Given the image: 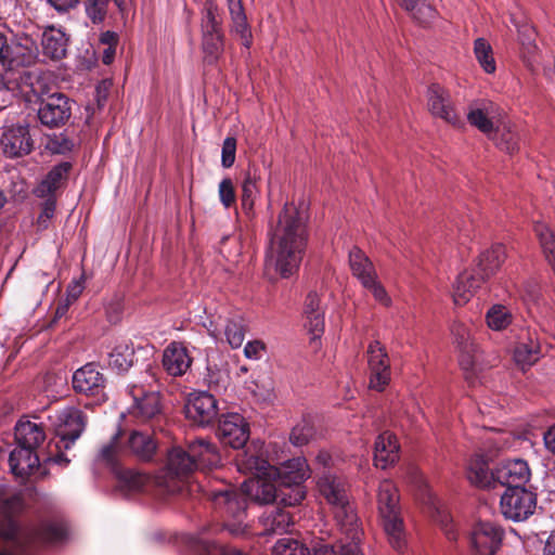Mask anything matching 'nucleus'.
<instances>
[{
	"label": "nucleus",
	"instance_id": "obj_1",
	"mask_svg": "<svg viewBox=\"0 0 555 555\" xmlns=\"http://www.w3.org/2000/svg\"><path fill=\"white\" fill-rule=\"evenodd\" d=\"M317 485L320 494L331 506L343 537L335 544L322 539L312 541V555H363L359 546L363 531L350 502L347 480L343 476L325 472L319 477Z\"/></svg>",
	"mask_w": 555,
	"mask_h": 555
},
{
	"label": "nucleus",
	"instance_id": "obj_2",
	"mask_svg": "<svg viewBox=\"0 0 555 555\" xmlns=\"http://www.w3.org/2000/svg\"><path fill=\"white\" fill-rule=\"evenodd\" d=\"M237 469L251 474L254 478L244 481L240 491L228 487L211 491L210 498L216 506L224 507L229 514L238 517L246 508V496L259 504L275 502L278 468L247 450L237 460Z\"/></svg>",
	"mask_w": 555,
	"mask_h": 555
},
{
	"label": "nucleus",
	"instance_id": "obj_3",
	"mask_svg": "<svg viewBox=\"0 0 555 555\" xmlns=\"http://www.w3.org/2000/svg\"><path fill=\"white\" fill-rule=\"evenodd\" d=\"M285 225L280 236V279H291L298 274L307 243V208L286 204L284 207Z\"/></svg>",
	"mask_w": 555,
	"mask_h": 555
},
{
	"label": "nucleus",
	"instance_id": "obj_4",
	"mask_svg": "<svg viewBox=\"0 0 555 555\" xmlns=\"http://www.w3.org/2000/svg\"><path fill=\"white\" fill-rule=\"evenodd\" d=\"M66 534L67 527L62 520L48 519L33 529L22 530L13 519L8 518L0 525V538L7 544L4 550L0 548V555H13L14 550L31 542L57 543L63 541Z\"/></svg>",
	"mask_w": 555,
	"mask_h": 555
},
{
	"label": "nucleus",
	"instance_id": "obj_5",
	"mask_svg": "<svg viewBox=\"0 0 555 555\" xmlns=\"http://www.w3.org/2000/svg\"><path fill=\"white\" fill-rule=\"evenodd\" d=\"M505 258V246L502 244H494L481 253L475 269L459 274L453 286L455 305L463 306L468 302L475 292L496 273Z\"/></svg>",
	"mask_w": 555,
	"mask_h": 555
},
{
	"label": "nucleus",
	"instance_id": "obj_6",
	"mask_svg": "<svg viewBox=\"0 0 555 555\" xmlns=\"http://www.w3.org/2000/svg\"><path fill=\"white\" fill-rule=\"evenodd\" d=\"M377 508L390 545L398 552L405 547V532L399 507V495L395 485L389 480L379 483Z\"/></svg>",
	"mask_w": 555,
	"mask_h": 555
},
{
	"label": "nucleus",
	"instance_id": "obj_7",
	"mask_svg": "<svg viewBox=\"0 0 555 555\" xmlns=\"http://www.w3.org/2000/svg\"><path fill=\"white\" fill-rule=\"evenodd\" d=\"M281 460L280 456V505H298L306 498L304 482L309 477L307 461L302 456Z\"/></svg>",
	"mask_w": 555,
	"mask_h": 555
},
{
	"label": "nucleus",
	"instance_id": "obj_8",
	"mask_svg": "<svg viewBox=\"0 0 555 555\" xmlns=\"http://www.w3.org/2000/svg\"><path fill=\"white\" fill-rule=\"evenodd\" d=\"M194 469L196 462L190 456V451L172 448L168 453L166 469L155 478V482L168 493H178L183 489L184 478Z\"/></svg>",
	"mask_w": 555,
	"mask_h": 555
},
{
	"label": "nucleus",
	"instance_id": "obj_9",
	"mask_svg": "<svg viewBox=\"0 0 555 555\" xmlns=\"http://www.w3.org/2000/svg\"><path fill=\"white\" fill-rule=\"evenodd\" d=\"M156 377L152 371H146L143 382L133 383L130 388V395L133 398V413L143 420H150L160 413V400L157 390Z\"/></svg>",
	"mask_w": 555,
	"mask_h": 555
},
{
	"label": "nucleus",
	"instance_id": "obj_10",
	"mask_svg": "<svg viewBox=\"0 0 555 555\" xmlns=\"http://www.w3.org/2000/svg\"><path fill=\"white\" fill-rule=\"evenodd\" d=\"M537 508V494L525 487L507 488L501 495L500 509L506 519L524 521Z\"/></svg>",
	"mask_w": 555,
	"mask_h": 555
},
{
	"label": "nucleus",
	"instance_id": "obj_11",
	"mask_svg": "<svg viewBox=\"0 0 555 555\" xmlns=\"http://www.w3.org/2000/svg\"><path fill=\"white\" fill-rule=\"evenodd\" d=\"M504 531L493 522L476 524L468 535L470 552L474 555H495L501 547Z\"/></svg>",
	"mask_w": 555,
	"mask_h": 555
},
{
	"label": "nucleus",
	"instance_id": "obj_12",
	"mask_svg": "<svg viewBox=\"0 0 555 555\" xmlns=\"http://www.w3.org/2000/svg\"><path fill=\"white\" fill-rule=\"evenodd\" d=\"M39 57V50L36 42L28 36L20 37L11 44L8 43L7 52L3 56L1 73L5 77L20 67L30 66Z\"/></svg>",
	"mask_w": 555,
	"mask_h": 555
},
{
	"label": "nucleus",
	"instance_id": "obj_13",
	"mask_svg": "<svg viewBox=\"0 0 555 555\" xmlns=\"http://www.w3.org/2000/svg\"><path fill=\"white\" fill-rule=\"evenodd\" d=\"M185 416L197 426L211 424L218 415V402L207 391H194L188 396L184 405Z\"/></svg>",
	"mask_w": 555,
	"mask_h": 555
},
{
	"label": "nucleus",
	"instance_id": "obj_14",
	"mask_svg": "<svg viewBox=\"0 0 555 555\" xmlns=\"http://www.w3.org/2000/svg\"><path fill=\"white\" fill-rule=\"evenodd\" d=\"M367 363L370 369V387L383 391L390 382V360L386 348L378 340L367 347Z\"/></svg>",
	"mask_w": 555,
	"mask_h": 555
},
{
	"label": "nucleus",
	"instance_id": "obj_15",
	"mask_svg": "<svg viewBox=\"0 0 555 555\" xmlns=\"http://www.w3.org/2000/svg\"><path fill=\"white\" fill-rule=\"evenodd\" d=\"M0 146L8 157H21L33 149V141L27 125H5L0 135Z\"/></svg>",
	"mask_w": 555,
	"mask_h": 555
},
{
	"label": "nucleus",
	"instance_id": "obj_16",
	"mask_svg": "<svg viewBox=\"0 0 555 555\" xmlns=\"http://www.w3.org/2000/svg\"><path fill=\"white\" fill-rule=\"evenodd\" d=\"M324 309L321 307V298L317 292H310L305 300V327L311 335L310 346L314 351H318L321 347V336L324 333L325 321H324Z\"/></svg>",
	"mask_w": 555,
	"mask_h": 555
},
{
	"label": "nucleus",
	"instance_id": "obj_17",
	"mask_svg": "<svg viewBox=\"0 0 555 555\" xmlns=\"http://www.w3.org/2000/svg\"><path fill=\"white\" fill-rule=\"evenodd\" d=\"M56 433L68 449L82 434L86 427V420L80 410L74 406H67L56 414Z\"/></svg>",
	"mask_w": 555,
	"mask_h": 555
},
{
	"label": "nucleus",
	"instance_id": "obj_18",
	"mask_svg": "<svg viewBox=\"0 0 555 555\" xmlns=\"http://www.w3.org/2000/svg\"><path fill=\"white\" fill-rule=\"evenodd\" d=\"M212 4L208 5L202 23L203 29V52L207 63L217 61L222 51V36L216 20V12Z\"/></svg>",
	"mask_w": 555,
	"mask_h": 555
},
{
	"label": "nucleus",
	"instance_id": "obj_19",
	"mask_svg": "<svg viewBox=\"0 0 555 555\" xmlns=\"http://www.w3.org/2000/svg\"><path fill=\"white\" fill-rule=\"evenodd\" d=\"M218 435L224 444L240 449L249 438V427L241 414L229 413L220 421Z\"/></svg>",
	"mask_w": 555,
	"mask_h": 555
},
{
	"label": "nucleus",
	"instance_id": "obj_20",
	"mask_svg": "<svg viewBox=\"0 0 555 555\" xmlns=\"http://www.w3.org/2000/svg\"><path fill=\"white\" fill-rule=\"evenodd\" d=\"M38 117L43 125L50 128L64 125L70 117L68 99L60 93L51 94L41 103Z\"/></svg>",
	"mask_w": 555,
	"mask_h": 555
},
{
	"label": "nucleus",
	"instance_id": "obj_21",
	"mask_svg": "<svg viewBox=\"0 0 555 555\" xmlns=\"http://www.w3.org/2000/svg\"><path fill=\"white\" fill-rule=\"evenodd\" d=\"M495 487L504 486L525 487L529 481L531 473L526 461L513 460L506 461L494 467Z\"/></svg>",
	"mask_w": 555,
	"mask_h": 555
},
{
	"label": "nucleus",
	"instance_id": "obj_22",
	"mask_svg": "<svg viewBox=\"0 0 555 555\" xmlns=\"http://www.w3.org/2000/svg\"><path fill=\"white\" fill-rule=\"evenodd\" d=\"M429 112L451 125L459 121L457 114L453 107L450 92L438 83H433L427 90Z\"/></svg>",
	"mask_w": 555,
	"mask_h": 555
},
{
	"label": "nucleus",
	"instance_id": "obj_23",
	"mask_svg": "<svg viewBox=\"0 0 555 555\" xmlns=\"http://www.w3.org/2000/svg\"><path fill=\"white\" fill-rule=\"evenodd\" d=\"M105 382L104 375L92 363L78 369L73 375L74 389L85 395H100L105 387Z\"/></svg>",
	"mask_w": 555,
	"mask_h": 555
},
{
	"label": "nucleus",
	"instance_id": "obj_24",
	"mask_svg": "<svg viewBox=\"0 0 555 555\" xmlns=\"http://www.w3.org/2000/svg\"><path fill=\"white\" fill-rule=\"evenodd\" d=\"M192 358L182 343H170L163 354V365L171 376H182L191 367Z\"/></svg>",
	"mask_w": 555,
	"mask_h": 555
},
{
	"label": "nucleus",
	"instance_id": "obj_25",
	"mask_svg": "<svg viewBox=\"0 0 555 555\" xmlns=\"http://www.w3.org/2000/svg\"><path fill=\"white\" fill-rule=\"evenodd\" d=\"M399 444L393 434L389 431L382 433L374 446V464L376 467L385 469L399 460Z\"/></svg>",
	"mask_w": 555,
	"mask_h": 555
},
{
	"label": "nucleus",
	"instance_id": "obj_26",
	"mask_svg": "<svg viewBox=\"0 0 555 555\" xmlns=\"http://www.w3.org/2000/svg\"><path fill=\"white\" fill-rule=\"evenodd\" d=\"M466 476L468 481L478 488H495L494 467L490 468L489 462L483 455L477 454L469 460Z\"/></svg>",
	"mask_w": 555,
	"mask_h": 555
},
{
	"label": "nucleus",
	"instance_id": "obj_27",
	"mask_svg": "<svg viewBox=\"0 0 555 555\" xmlns=\"http://www.w3.org/2000/svg\"><path fill=\"white\" fill-rule=\"evenodd\" d=\"M451 334L456 348L461 352L460 364L464 370H470L474 365L475 345L472 340L469 326L461 321H454L451 325Z\"/></svg>",
	"mask_w": 555,
	"mask_h": 555
},
{
	"label": "nucleus",
	"instance_id": "obj_28",
	"mask_svg": "<svg viewBox=\"0 0 555 555\" xmlns=\"http://www.w3.org/2000/svg\"><path fill=\"white\" fill-rule=\"evenodd\" d=\"M11 472L24 478L31 474L39 465V457L35 450L16 446L9 457Z\"/></svg>",
	"mask_w": 555,
	"mask_h": 555
},
{
	"label": "nucleus",
	"instance_id": "obj_29",
	"mask_svg": "<svg viewBox=\"0 0 555 555\" xmlns=\"http://www.w3.org/2000/svg\"><path fill=\"white\" fill-rule=\"evenodd\" d=\"M43 427L31 421L21 420L15 425L16 446L35 450L44 441Z\"/></svg>",
	"mask_w": 555,
	"mask_h": 555
},
{
	"label": "nucleus",
	"instance_id": "obj_30",
	"mask_svg": "<svg viewBox=\"0 0 555 555\" xmlns=\"http://www.w3.org/2000/svg\"><path fill=\"white\" fill-rule=\"evenodd\" d=\"M190 456L196 462V468L216 467L221 463V456L216 446L205 439H196L189 443Z\"/></svg>",
	"mask_w": 555,
	"mask_h": 555
},
{
	"label": "nucleus",
	"instance_id": "obj_31",
	"mask_svg": "<svg viewBox=\"0 0 555 555\" xmlns=\"http://www.w3.org/2000/svg\"><path fill=\"white\" fill-rule=\"evenodd\" d=\"M349 264L353 276H356L362 285L371 283L373 279H377L375 267L371 259L362 249L354 246L349 251Z\"/></svg>",
	"mask_w": 555,
	"mask_h": 555
},
{
	"label": "nucleus",
	"instance_id": "obj_32",
	"mask_svg": "<svg viewBox=\"0 0 555 555\" xmlns=\"http://www.w3.org/2000/svg\"><path fill=\"white\" fill-rule=\"evenodd\" d=\"M67 41L68 39L62 29L47 28L41 39L43 54L52 60H61L66 54Z\"/></svg>",
	"mask_w": 555,
	"mask_h": 555
},
{
	"label": "nucleus",
	"instance_id": "obj_33",
	"mask_svg": "<svg viewBox=\"0 0 555 555\" xmlns=\"http://www.w3.org/2000/svg\"><path fill=\"white\" fill-rule=\"evenodd\" d=\"M227 4L232 21V33L242 40L244 47L248 48L250 46L251 31L242 0H227Z\"/></svg>",
	"mask_w": 555,
	"mask_h": 555
},
{
	"label": "nucleus",
	"instance_id": "obj_34",
	"mask_svg": "<svg viewBox=\"0 0 555 555\" xmlns=\"http://www.w3.org/2000/svg\"><path fill=\"white\" fill-rule=\"evenodd\" d=\"M400 8L409 12L421 25L429 24L437 16L436 9L429 0H393Z\"/></svg>",
	"mask_w": 555,
	"mask_h": 555
},
{
	"label": "nucleus",
	"instance_id": "obj_35",
	"mask_svg": "<svg viewBox=\"0 0 555 555\" xmlns=\"http://www.w3.org/2000/svg\"><path fill=\"white\" fill-rule=\"evenodd\" d=\"M114 470L118 486L125 492L142 491L151 482L147 475L133 469L115 467Z\"/></svg>",
	"mask_w": 555,
	"mask_h": 555
},
{
	"label": "nucleus",
	"instance_id": "obj_36",
	"mask_svg": "<svg viewBox=\"0 0 555 555\" xmlns=\"http://www.w3.org/2000/svg\"><path fill=\"white\" fill-rule=\"evenodd\" d=\"M495 142L496 146L508 154H514L519 150V135L514 126L501 124L489 137Z\"/></svg>",
	"mask_w": 555,
	"mask_h": 555
},
{
	"label": "nucleus",
	"instance_id": "obj_37",
	"mask_svg": "<svg viewBox=\"0 0 555 555\" xmlns=\"http://www.w3.org/2000/svg\"><path fill=\"white\" fill-rule=\"evenodd\" d=\"M70 165L63 163L54 166L41 183L36 188L35 193L38 197L50 196L59 186L60 183L66 178Z\"/></svg>",
	"mask_w": 555,
	"mask_h": 555
},
{
	"label": "nucleus",
	"instance_id": "obj_38",
	"mask_svg": "<svg viewBox=\"0 0 555 555\" xmlns=\"http://www.w3.org/2000/svg\"><path fill=\"white\" fill-rule=\"evenodd\" d=\"M517 28L519 43L521 47V57L527 66L532 68L535 62V52L538 49L535 44V30L528 24L517 26Z\"/></svg>",
	"mask_w": 555,
	"mask_h": 555
},
{
	"label": "nucleus",
	"instance_id": "obj_39",
	"mask_svg": "<svg viewBox=\"0 0 555 555\" xmlns=\"http://www.w3.org/2000/svg\"><path fill=\"white\" fill-rule=\"evenodd\" d=\"M540 346L531 336L519 341L514 349V360L518 365L530 366L539 359Z\"/></svg>",
	"mask_w": 555,
	"mask_h": 555
},
{
	"label": "nucleus",
	"instance_id": "obj_40",
	"mask_svg": "<svg viewBox=\"0 0 555 555\" xmlns=\"http://www.w3.org/2000/svg\"><path fill=\"white\" fill-rule=\"evenodd\" d=\"M129 448L139 459L149 461L155 453L156 443L149 434L133 431L129 437Z\"/></svg>",
	"mask_w": 555,
	"mask_h": 555
},
{
	"label": "nucleus",
	"instance_id": "obj_41",
	"mask_svg": "<svg viewBox=\"0 0 555 555\" xmlns=\"http://www.w3.org/2000/svg\"><path fill=\"white\" fill-rule=\"evenodd\" d=\"M133 348L129 344H117L108 353V365L117 372H126L133 363Z\"/></svg>",
	"mask_w": 555,
	"mask_h": 555
},
{
	"label": "nucleus",
	"instance_id": "obj_42",
	"mask_svg": "<svg viewBox=\"0 0 555 555\" xmlns=\"http://www.w3.org/2000/svg\"><path fill=\"white\" fill-rule=\"evenodd\" d=\"M315 434L314 425L310 416H304L289 434V441L295 447L307 444Z\"/></svg>",
	"mask_w": 555,
	"mask_h": 555
},
{
	"label": "nucleus",
	"instance_id": "obj_43",
	"mask_svg": "<svg viewBox=\"0 0 555 555\" xmlns=\"http://www.w3.org/2000/svg\"><path fill=\"white\" fill-rule=\"evenodd\" d=\"M474 53L478 63L486 73L492 74L495 72L496 66L492 53V48L486 39L478 38L475 40Z\"/></svg>",
	"mask_w": 555,
	"mask_h": 555
},
{
	"label": "nucleus",
	"instance_id": "obj_44",
	"mask_svg": "<svg viewBox=\"0 0 555 555\" xmlns=\"http://www.w3.org/2000/svg\"><path fill=\"white\" fill-rule=\"evenodd\" d=\"M223 334L228 344L233 348H240L245 339V330L240 318L228 319L224 321Z\"/></svg>",
	"mask_w": 555,
	"mask_h": 555
},
{
	"label": "nucleus",
	"instance_id": "obj_45",
	"mask_svg": "<svg viewBox=\"0 0 555 555\" xmlns=\"http://www.w3.org/2000/svg\"><path fill=\"white\" fill-rule=\"evenodd\" d=\"M468 122L476 127L479 131L487 134L488 138L493 133L494 126L492 120L488 116V112L485 107H474L467 113Z\"/></svg>",
	"mask_w": 555,
	"mask_h": 555
},
{
	"label": "nucleus",
	"instance_id": "obj_46",
	"mask_svg": "<svg viewBox=\"0 0 555 555\" xmlns=\"http://www.w3.org/2000/svg\"><path fill=\"white\" fill-rule=\"evenodd\" d=\"M512 314L501 305L493 306L487 313V323L494 331L505 330L512 323Z\"/></svg>",
	"mask_w": 555,
	"mask_h": 555
},
{
	"label": "nucleus",
	"instance_id": "obj_47",
	"mask_svg": "<svg viewBox=\"0 0 555 555\" xmlns=\"http://www.w3.org/2000/svg\"><path fill=\"white\" fill-rule=\"evenodd\" d=\"M280 555H310V550L293 537L280 538Z\"/></svg>",
	"mask_w": 555,
	"mask_h": 555
},
{
	"label": "nucleus",
	"instance_id": "obj_48",
	"mask_svg": "<svg viewBox=\"0 0 555 555\" xmlns=\"http://www.w3.org/2000/svg\"><path fill=\"white\" fill-rule=\"evenodd\" d=\"M264 275L270 281H275L278 276V248L273 236L270 238L269 247L266 253Z\"/></svg>",
	"mask_w": 555,
	"mask_h": 555
},
{
	"label": "nucleus",
	"instance_id": "obj_49",
	"mask_svg": "<svg viewBox=\"0 0 555 555\" xmlns=\"http://www.w3.org/2000/svg\"><path fill=\"white\" fill-rule=\"evenodd\" d=\"M109 0H85L86 13L94 23H101L107 11Z\"/></svg>",
	"mask_w": 555,
	"mask_h": 555
},
{
	"label": "nucleus",
	"instance_id": "obj_50",
	"mask_svg": "<svg viewBox=\"0 0 555 555\" xmlns=\"http://www.w3.org/2000/svg\"><path fill=\"white\" fill-rule=\"evenodd\" d=\"M236 140L232 137L224 139L221 151V164L223 167L229 168L235 162Z\"/></svg>",
	"mask_w": 555,
	"mask_h": 555
},
{
	"label": "nucleus",
	"instance_id": "obj_51",
	"mask_svg": "<svg viewBox=\"0 0 555 555\" xmlns=\"http://www.w3.org/2000/svg\"><path fill=\"white\" fill-rule=\"evenodd\" d=\"M55 212V201L48 196L47 201L42 205L41 212L37 219V225L40 230H44L49 227L51 219Z\"/></svg>",
	"mask_w": 555,
	"mask_h": 555
},
{
	"label": "nucleus",
	"instance_id": "obj_52",
	"mask_svg": "<svg viewBox=\"0 0 555 555\" xmlns=\"http://www.w3.org/2000/svg\"><path fill=\"white\" fill-rule=\"evenodd\" d=\"M362 286L372 293L375 300L386 307L390 306L391 299L388 296L385 287L377 281V279H373L371 283Z\"/></svg>",
	"mask_w": 555,
	"mask_h": 555
},
{
	"label": "nucleus",
	"instance_id": "obj_53",
	"mask_svg": "<svg viewBox=\"0 0 555 555\" xmlns=\"http://www.w3.org/2000/svg\"><path fill=\"white\" fill-rule=\"evenodd\" d=\"M219 197L225 208H229L234 203L235 193L230 179H223L219 183Z\"/></svg>",
	"mask_w": 555,
	"mask_h": 555
},
{
	"label": "nucleus",
	"instance_id": "obj_54",
	"mask_svg": "<svg viewBox=\"0 0 555 555\" xmlns=\"http://www.w3.org/2000/svg\"><path fill=\"white\" fill-rule=\"evenodd\" d=\"M118 448L116 444V438L113 439L107 444L103 446L99 452L98 460L107 464V465H114L115 457L117 455Z\"/></svg>",
	"mask_w": 555,
	"mask_h": 555
},
{
	"label": "nucleus",
	"instance_id": "obj_55",
	"mask_svg": "<svg viewBox=\"0 0 555 555\" xmlns=\"http://www.w3.org/2000/svg\"><path fill=\"white\" fill-rule=\"evenodd\" d=\"M244 354L250 360L261 359L266 354L264 344L260 340L248 341L244 348Z\"/></svg>",
	"mask_w": 555,
	"mask_h": 555
},
{
	"label": "nucleus",
	"instance_id": "obj_56",
	"mask_svg": "<svg viewBox=\"0 0 555 555\" xmlns=\"http://www.w3.org/2000/svg\"><path fill=\"white\" fill-rule=\"evenodd\" d=\"M207 382L210 386H225L228 383L229 376L224 370H217L216 372L211 369L210 365L207 366Z\"/></svg>",
	"mask_w": 555,
	"mask_h": 555
},
{
	"label": "nucleus",
	"instance_id": "obj_57",
	"mask_svg": "<svg viewBox=\"0 0 555 555\" xmlns=\"http://www.w3.org/2000/svg\"><path fill=\"white\" fill-rule=\"evenodd\" d=\"M12 78L5 77L2 74H0V111L5 106V103L10 100L12 95V89L11 86Z\"/></svg>",
	"mask_w": 555,
	"mask_h": 555
},
{
	"label": "nucleus",
	"instance_id": "obj_58",
	"mask_svg": "<svg viewBox=\"0 0 555 555\" xmlns=\"http://www.w3.org/2000/svg\"><path fill=\"white\" fill-rule=\"evenodd\" d=\"M83 283L81 280L73 281L66 289V301L68 304L74 302L83 291Z\"/></svg>",
	"mask_w": 555,
	"mask_h": 555
},
{
	"label": "nucleus",
	"instance_id": "obj_59",
	"mask_svg": "<svg viewBox=\"0 0 555 555\" xmlns=\"http://www.w3.org/2000/svg\"><path fill=\"white\" fill-rule=\"evenodd\" d=\"M22 506L21 495L14 494L2 503V509L7 515L14 513Z\"/></svg>",
	"mask_w": 555,
	"mask_h": 555
},
{
	"label": "nucleus",
	"instance_id": "obj_60",
	"mask_svg": "<svg viewBox=\"0 0 555 555\" xmlns=\"http://www.w3.org/2000/svg\"><path fill=\"white\" fill-rule=\"evenodd\" d=\"M295 525L294 517L288 513L280 508V535L281 530L284 529L286 533L292 534L291 526Z\"/></svg>",
	"mask_w": 555,
	"mask_h": 555
},
{
	"label": "nucleus",
	"instance_id": "obj_61",
	"mask_svg": "<svg viewBox=\"0 0 555 555\" xmlns=\"http://www.w3.org/2000/svg\"><path fill=\"white\" fill-rule=\"evenodd\" d=\"M48 2L59 12L68 11L75 8L79 0H48Z\"/></svg>",
	"mask_w": 555,
	"mask_h": 555
},
{
	"label": "nucleus",
	"instance_id": "obj_62",
	"mask_svg": "<svg viewBox=\"0 0 555 555\" xmlns=\"http://www.w3.org/2000/svg\"><path fill=\"white\" fill-rule=\"evenodd\" d=\"M441 527L447 535V538L451 541H455L457 539V532L454 529V525L451 519L448 518L447 515L441 519Z\"/></svg>",
	"mask_w": 555,
	"mask_h": 555
},
{
	"label": "nucleus",
	"instance_id": "obj_63",
	"mask_svg": "<svg viewBox=\"0 0 555 555\" xmlns=\"http://www.w3.org/2000/svg\"><path fill=\"white\" fill-rule=\"evenodd\" d=\"M118 41L117 34L111 30L104 31L100 36V42L109 46V47H116Z\"/></svg>",
	"mask_w": 555,
	"mask_h": 555
},
{
	"label": "nucleus",
	"instance_id": "obj_64",
	"mask_svg": "<svg viewBox=\"0 0 555 555\" xmlns=\"http://www.w3.org/2000/svg\"><path fill=\"white\" fill-rule=\"evenodd\" d=\"M545 447L553 453H555V424L547 429L544 434Z\"/></svg>",
	"mask_w": 555,
	"mask_h": 555
}]
</instances>
